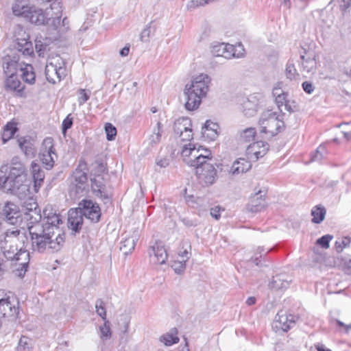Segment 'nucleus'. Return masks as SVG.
Instances as JSON below:
<instances>
[{
  "instance_id": "nucleus-57",
  "label": "nucleus",
  "mask_w": 351,
  "mask_h": 351,
  "mask_svg": "<svg viewBox=\"0 0 351 351\" xmlns=\"http://www.w3.org/2000/svg\"><path fill=\"white\" fill-rule=\"evenodd\" d=\"M180 219L183 224L188 228L194 227L197 225L196 220L191 219L188 217H180Z\"/></svg>"
},
{
  "instance_id": "nucleus-54",
  "label": "nucleus",
  "mask_w": 351,
  "mask_h": 351,
  "mask_svg": "<svg viewBox=\"0 0 351 351\" xmlns=\"http://www.w3.org/2000/svg\"><path fill=\"white\" fill-rule=\"evenodd\" d=\"M47 47V43H43L41 39H38V38L35 40V49L36 51L39 53V56L43 53L46 47Z\"/></svg>"
},
{
  "instance_id": "nucleus-23",
  "label": "nucleus",
  "mask_w": 351,
  "mask_h": 351,
  "mask_svg": "<svg viewBox=\"0 0 351 351\" xmlns=\"http://www.w3.org/2000/svg\"><path fill=\"white\" fill-rule=\"evenodd\" d=\"M31 170L34 181V191L38 192L43 185L45 179V172L40 166L34 161L31 163Z\"/></svg>"
},
{
  "instance_id": "nucleus-6",
  "label": "nucleus",
  "mask_w": 351,
  "mask_h": 351,
  "mask_svg": "<svg viewBox=\"0 0 351 351\" xmlns=\"http://www.w3.org/2000/svg\"><path fill=\"white\" fill-rule=\"evenodd\" d=\"M206 152H208V155L194 156V159L190 162V166L195 167V174L200 183L210 185L216 180L217 170L215 166L207 160L211 155L210 151Z\"/></svg>"
},
{
  "instance_id": "nucleus-47",
  "label": "nucleus",
  "mask_w": 351,
  "mask_h": 351,
  "mask_svg": "<svg viewBox=\"0 0 351 351\" xmlns=\"http://www.w3.org/2000/svg\"><path fill=\"white\" fill-rule=\"evenodd\" d=\"M332 236L330 234H326L318 239L316 243L320 245L322 247L327 249L330 246V241L332 239Z\"/></svg>"
},
{
  "instance_id": "nucleus-52",
  "label": "nucleus",
  "mask_w": 351,
  "mask_h": 351,
  "mask_svg": "<svg viewBox=\"0 0 351 351\" xmlns=\"http://www.w3.org/2000/svg\"><path fill=\"white\" fill-rule=\"evenodd\" d=\"M73 123V117H71V114H69L62 121V131L63 134H65L66 132L72 127Z\"/></svg>"
},
{
  "instance_id": "nucleus-39",
  "label": "nucleus",
  "mask_w": 351,
  "mask_h": 351,
  "mask_svg": "<svg viewBox=\"0 0 351 351\" xmlns=\"http://www.w3.org/2000/svg\"><path fill=\"white\" fill-rule=\"evenodd\" d=\"M32 348V339L27 337L22 336L19 339L16 351H29Z\"/></svg>"
},
{
  "instance_id": "nucleus-40",
  "label": "nucleus",
  "mask_w": 351,
  "mask_h": 351,
  "mask_svg": "<svg viewBox=\"0 0 351 351\" xmlns=\"http://www.w3.org/2000/svg\"><path fill=\"white\" fill-rule=\"evenodd\" d=\"M285 75L290 80H295L299 75L292 61L289 60L285 68Z\"/></svg>"
},
{
  "instance_id": "nucleus-38",
  "label": "nucleus",
  "mask_w": 351,
  "mask_h": 351,
  "mask_svg": "<svg viewBox=\"0 0 351 351\" xmlns=\"http://www.w3.org/2000/svg\"><path fill=\"white\" fill-rule=\"evenodd\" d=\"M300 59L302 60V66L304 71L310 73L314 70L316 64L314 58L308 57L306 58L304 55L301 54Z\"/></svg>"
},
{
  "instance_id": "nucleus-17",
  "label": "nucleus",
  "mask_w": 351,
  "mask_h": 351,
  "mask_svg": "<svg viewBox=\"0 0 351 351\" xmlns=\"http://www.w3.org/2000/svg\"><path fill=\"white\" fill-rule=\"evenodd\" d=\"M191 121L186 117H181L175 121L173 124V132L179 136L183 135V132L189 134L186 138H182V141H191L193 138Z\"/></svg>"
},
{
  "instance_id": "nucleus-3",
  "label": "nucleus",
  "mask_w": 351,
  "mask_h": 351,
  "mask_svg": "<svg viewBox=\"0 0 351 351\" xmlns=\"http://www.w3.org/2000/svg\"><path fill=\"white\" fill-rule=\"evenodd\" d=\"M210 82V77L202 73L194 77L191 84H186L184 95L186 100L184 106L187 110L192 111L199 108L202 99L206 97L208 91Z\"/></svg>"
},
{
  "instance_id": "nucleus-64",
  "label": "nucleus",
  "mask_w": 351,
  "mask_h": 351,
  "mask_svg": "<svg viewBox=\"0 0 351 351\" xmlns=\"http://www.w3.org/2000/svg\"><path fill=\"white\" fill-rule=\"evenodd\" d=\"M130 45H126L123 49H121L119 51V54L122 57H125L128 55L130 51Z\"/></svg>"
},
{
  "instance_id": "nucleus-48",
  "label": "nucleus",
  "mask_w": 351,
  "mask_h": 351,
  "mask_svg": "<svg viewBox=\"0 0 351 351\" xmlns=\"http://www.w3.org/2000/svg\"><path fill=\"white\" fill-rule=\"evenodd\" d=\"M186 260L184 258L182 260H180L178 261H175L173 265H171V267L173 269L175 272L178 274H180L182 273L186 267Z\"/></svg>"
},
{
  "instance_id": "nucleus-9",
  "label": "nucleus",
  "mask_w": 351,
  "mask_h": 351,
  "mask_svg": "<svg viewBox=\"0 0 351 351\" xmlns=\"http://www.w3.org/2000/svg\"><path fill=\"white\" fill-rule=\"evenodd\" d=\"M83 216L86 217L93 223L100 221L101 213L98 204L90 199H82L78 204Z\"/></svg>"
},
{
  "instance_id": "nucleus-55",
  "label": "nucleus",
  "mask_w": 351,
  "mask_h": 351,
  "mask_svg": "<svg viewBox=\"0 0 351 351\" xmlns=\"http://www.w3.org/2000/svg\"><path fill=\"white\" fill-rule=\"evenodd\" d=\"M285 110L289 112H294L299 110V106L295 101H287L285 106Z\"/></svg>"
},
{
  "instance_id": "nucleus-2",
  "label": "nucleus",
  "mask_w": 351,
  "mask_h": 351,
  "mask_svg": "<svg viewBox=\"0 0 351 351\" xmlns=\"http://www.w3.org/2000/svg\"><path fill=\"white\" fill-rule=\"evenodd\" d=\"M32 247L34 251L44 253L58 252L64 243V234L43 226L42 224L29 226Z\"/></svg>"
},
{
  "instance_id": "nucleus-33",
  "label": "nucleus",
  "mask_w": 351,
  "mask_h": 351,
  "mask_svg": "<svg viewBox=\"0 0 351 351\" xmlns=\"http://www.w3.org/2000/svg\"><path fill=\"white\" fill-rule=\"evenodd\" d=\"M177 329L176 328H173L169 332L162 335L160 337V341L167 346L177 343L179 341V338L177 336Z\"/></svg>"
},
{
  "instance_id": "nucleus-5",
  "label": "nucleus",
  "mask_w": 351,
  "mask_h": 351,
  "mask_svg": "<svg viewBox=\"0 0 351 351\" xmlns=\"http://www.w3.org/2000/svg\"><path fill=\"white\" fill-rule=\"evenodd\" d=\"M12 12L14 15L23 16L32 24L49 26L46 10L43 12L35 5H30L27 0H16L12 5Z\"/></svg>"
},
{
  "instance_id": "nucleus-19",
  "label": "nucleus",
  "mask_w": 351,
  "mask_h": 351,
  "mask_svg": "<svg viewBox=\"0 0 351 351\" xmlns=\"http://www.w3.org/2000/svg\"><path fill=\"white\" fill-rule=\"evenodd\" d=\"M266 193L259 190L250 197L249 203L247 204V210L251 213H258L264 210L267 206V203L264 197Z\"/></svg>"
},
{
  "instance_id": "nucleus-61",
  "label": "nucleus",
  "mask_w": 351,
  "mask_h": 351,
  "mask_svg": "<svg viewBox=\"0 0 351 351\" xmlns=\"http://www.w3.org/2000/svg\"><path fill=\"white\" fill-rule=\"evenodd\" d=\"M156 163L160 167H166L169 165V160L167 158H163L160 160H156Z\"/></svg>"
},
{
  "instance_id": "nucleus-30",
  "label": "nucleus",
  "mask_w": 351,
  "mask_h": 351,
  "mask_svg": "<svg viewBox=\"0 0 351 351\" xmlns=\"http://www.w3.org/2000/svg\"><path fill=\"white\" fill-rule=\"evenodd\" d=\"M137 241V235H132L125 238V240L121 243L120 250L125 255L130 254L134 250Z\"/></svg>"
},
{
  "instance_id": "nucleus-12",
  "label": "nucleus",
  "mask_w": 351,
  "mask_h": 351,
  "mask_svg": "<svg viewBox=\"0 0 351 351\" xmlns=\"http://www.w3.org/2000/svg\"><path fill=\"white\" fill-rule=\"evenodd\" d=\"M3 219L8 224L17 225L21 221V214L19 206L12 202H7L1 213Z\"/></svg>"
},
{
  "instance_id": "nucleus-41",
  "label": "nucleus",
  "mask_w": 351,
  "mask_h": 351,
  "mask_svg": "<svg viewBox=\"0 0 351 351\" xmlns=\"http://www.w3.org/2000/svg\"><path fill=\"white\" fill-rule=\"evenodd\" d=\"M256 134V132L255 128H246L245 130H243L242 132L241 133V138L245 142H251L254 141Z\"/></svg>"
},
{
  "instance_id": "nucleus-32",
  "label": "nucleus",
  "mask_w": 351,
  "mask_h": 351,
  "mask_svg": "<svg viewBox=\"0 0 351 351\" xmlns=\"http://www.w3.org/2000/svg\"><path fill=\"white\" fill-rule=\"evenodd\" d=\"M23 215L24 219L29 221L28 227L29 226L42 224V223H40V220L42 219L40 210L34 211L32 210V208H30L29 212H23Z\"/></svg>"
},
{
  "instance_id": "nucleus-10",
  "label": "nucleus",
  "mask_w": 351,
  "mask_h": 351,
  "mask_svg": "<svg viewBox=\"0 0 351 351\" xmlns=\"http://www.w3.org/2000/svg\"><path fill=\"white\" fill-rule=\"evenodd\" d=\"M148 254L150 261L154 264H165L168 257L165 245L160 241H156L154 244L149 247Z\"/></svg>"
},
{
  "instance_id": "nucleus-28",
  "label": "nucleus",
  "mask_w": 351,
  "mask_h": 351,
  "mask_svg": "<svg viewBox=\"0 0 351 351\" xmlns=\"http://www.w3.org/2000/svg\"><path fill=\"white\" fill-rule=\"evenodd\" d=\"M252 165L250 161L244 158H239L232 164L231 172L232 174L243 173L249 171Z\"/></svg>"
},
{
  "instance_id": "nucleus-26",
  "label": "nucleus",
  "mask_w": 351,
  "mask_h": 351,
  "mask_svg": "<svg viewBox=\"0 0 351 351\" xmlns=\"http://www.w3.org/2000/svg\"><path fill=\"white\" fill-rule=\"evenodd\" d=\"M219 129V126L217 123L207 120L202 128V134L204 137L214 141L218 136Z\"/></svg>"
},
{
  "instance_id": "nucleus-43",
  "label": "nucleus",
  "mask_w": 351,
  "mask_h": 351,
  "mask_svg": "<svg viewBox=\"0 0 351 351\" xmlns=\"http://www.w3.org/2000/svg\"><path fill=\"white\" fill-rule=\"evenodd\" d=\"M105 132L108 141H113L117 135V128L110 123L105 125Z\"/></svg>"
},
{
  "instance_id": "nucleus-8",
  "label": "nucleus",
  "mask_w": 351,
  "mask_h": 351,
  "mask_svg": "<svg viewBox=\"0 0 351 351\" xmlns=\"http://www.w3.org/2000/svg\"><path fill=\"white\" fill-rule=\"evenodd\" d=\"M4 247L3 256L7 260L15 261V265L19 266L13 270V272L18 277L23 278L29 265V253L21 248L19 250L17 247L10 246L9 249Z\"/></svg>"
},
{
  "instance_id": "nucleus-63",
  "label": "nucleus",
  "mask_w": 351,
  "mask_h": 351,
  "mask_svg": "<svg viewBox=\"0 0 351 351\" xmlns=\"http://www.w3.org/2000/svg\"><path fill=\"white\" fill-rule=\"evenodd\" d=\"M97 172L99 173L107 172L106 165L102 162H97Z\"/></svg>"
},
{
  "instance_id": "nucleus-31",
  "label": "nucleus",
  "mask_w": 351,
  "mask_h": 351,
  "mask_svg": "<svg viewBox=\"0 0 351 351\" xmlns=\"http://www.w3.org/2000/svg\"><path fill=\"white\" fill-rule=\"evenodd\" d=\"M5 82V87L6 90H14L21 92L23 90V87L21 88V83L18 79L17 75H14L12 73L9 76H7Z\"/></svg>"
},
{
  "instance_id": "nucleus-16",
  "label": "nucleus",
  "mask_w": 351,
  "mask_h": 351,
  "mask_svg": "<svg viewBox=\"0 0 351 351\" xmlns=\"http://www.w3.org/2000/svg\"><path fill=\"white\" fill-rule=\"evenodd\" d=\"M65 69L61 66H58L53 62H48L45 66V73L47 80L53 84L60 82L65 77Z\"/></svg>"
},
{
  "instance_id": "nucleus-29",
  "label": "nucleus",
  "mask_w": 351,
  "mask_h": 351,
  "mask_svg": "<svg viewBox=\"0 0 351 351\" xmlns=\"http://www.w3.org/2000/svg\"><path fill=\"white\" fill-rule=\"evenodd\" d=\"M86 167V163L80 164L73 173L74 184H87V172L84 171L82 167Z\"/></svg>"
},
{
  "instance_id": "nucleus-24",
  "label": "nucleus",
  "mask_w": 351,
  "mask_h": 351,
  "mask_svg": "<svg viewBox=\"0 0 351 351\" xmlns=\"http://www.w3.org/2000/svg\"><path fill=\"white\" fill-rule=\"evenodd\" d=\"M232 51L233 45L223 43L213 45L211 49V52L215 56H222L228 59L235 56Z\"/></svg>"
},
{
  "instance_id": "nucleus-15",
  "label": "nucleus",
  "mask_w": 351,
  "mask_h": 351,
  "mask_svg": "<svg viewBox=\"0 0 351 351\" xmlns=\"http://www.w3.org/2000/svg\"><path fill=\"white\" fill-rule=\"evenodd\" d=\"M62 3L60 0H54L50 5L49 8L46 9V14L49 16V27L57 29L60 23L62 17Z\"/></svg>"
},
{
  "instance_id": "nucleus-42",
  "label": "nucleus",
  "mask_w": 351,
  "mask_h": 351,
  "mask_svg": "<svg viewBox=\"0 0 351 351\" xmlns=\"http://www.w3.org/2000/svg\"><path fill=\"white\" fill-rule=\"evenodd\" d=\"M327 154L326 147L324 145H319L315 153L311 156V161L319 162L321 161Z\"/></svg>"
},
{
  "instance_id": "nucleus-37",
  "label": "nucleus",
  "mask_w": 351,
  "mask_h": 351,
  "mask_svg": "<svg viewBox=\"0 0 351 351\" xmlns=\"http://www.w3.org/2000/svg\"><path fill=\"white\" fill-rule=\"evenodd\" d=\"M21 71H22V77L25 82L30 84L34 83L36 75L31 65H27L24 69H21Z\"/></svg>"
},
{
  "instance_id": "nucleus-18",
  "label": "nucleus",
  "mask_w": 351,
  "mask_h": 351,
  "mask_svg": "<svg viewBox=\"0 0 351 351\" xmlns=\"http://www.w3.org/2000/svg\"><path fill=\"white\" fill-rule=\"evenodd\" d=\"M84 216L80 207L71 208L68 213V228L74 233L79 232L82 227Z\"/></svg>"
},
{
  "instance_id": "nucleus-44",
  "label": "nucleus",
  "mask_w": 351,
  "mask_h": 351,
  "mask_svg": "<svg viewBox=\"0 0 351 351\" xmlns=\"http://www.w3.org/2000/svg\"><path fill=\"white\" fill-rule=\"evenodd\" d=\"M97 313L104 319H106V311L104 302L101 299H98L95 302Z\"/></svg>"
},
{
  "instance_id": "nucleus-36",
  "label": "nucleus",
  "mask_w": 351,
  "mask_h": 351,
  "mask_svg": "<svg viewBox=\"0 0 351 351\" xmlns=\"http://www.w3.org/2000/svg\"><path fill=\"white\" fill-rule=\"evenodd\" d=\"M199 149H197L196 150L195 145H191V144L185 145L182 150L181 155L183 157L184 160L190 165V162L192 159H190L189 160H187L186 158L189 156H193L194 158V156H198L197 154L199 152Z\"/></svg>"
},
{
  "instance_id": "nucleus-60",
  "label": "nucleus",
  "mask_w": 351,
  "mask_h": 351,
  "mask_svg": "<svg viewBox=\"0 0 351 351\" xmlns=\"http://www.w3.org/2000/svg\"><path fill=\"white\" fill-rule=\"evenodd\" d=\"M21 231L19 230H12L11 232H6V237L10 239V242H12V239H15L17 237L20 236Z\"/></svg>"
},
{
  "instance_id": "nucleus-62",
  "label": "nucleus",
  "mask_w": 351,
  "mask_h": 351,
  "mask_svg": "<svg viewBox=\"0 0 351 351\" xmlns=\"http://www.w3.org/2000/svg\"><path fill=\"white\" fill-rule=\"evenodd\" d=\"M220 208L219 207H215L212 208L210 209V215L214 217L215 219H219L221 217L219 214Z\"/></svg>"
},
{
  "instance_id": "nucleus-51",
  "label": "nucleus",
  "mask_w": 351,
  "mask_h": 351,
  "mask_svg": "<svg viewBox=\"0 0 351 351\" xmlns=\"http://www.w3.org/2000/svg\"><path fill=\"white\" fill-rule=\"evenodd\" d=\"M287 93L282 92L281 94H278V95L276 97L275 101L278 107V108L282 111L280 109V107L283 105L285 106L286 103L287 102Z\"/></svg>"
},
{
  "instance_id": "nucleus-49",
  "label": "nucleus",
  "mask_w": 351,
  "mask_h": 351,
  "mask_svg": "<svg viewBox=\"0 0 351 351\" xmlns=\"http://www.w3.org/2000/svg\"><path fill=\"white\" fill-rule=\"evenodd\" d=\"M103 326H100L101 337L109 339L111 337V331L110 328V323L106 319Z\"/></svg>"
},
{
  "instance_id": "nucleus-21",
  "label": "nucleus",
  "mask_w": 351,
  "mask_h": 351,
  "mask_svg": "<svg viewBox=\"0 0 351 351\" xmlns=\"http://www.w3.org/2000/svg\"><path fill=\"white\" fill-rule=\"evenodd\" d=\"M295 324V319L293 315H287L281 311L276 315L274 328L283 332H287Z\"/></svg>"
},
{
  "instance_id": "nucleus-11",
  "label": "nucleus",
  "mask_w": 351,
  "mask_h": 351,
  "mask_svg": "<svg viewBox=\"0 0 351 351\" xmlns=\"http://www.w3.org/2000/svg\"><path fill=\"white\" fill-rule=\"evenodd\" d=\"M52 141L53 140L51 138H46L44 141L45 147L42 149V152L40 154V158L42 163L45 169L48 170L51 169L53 167L55 158H57V155L55 152V148L52 145Z\"/></svg>"
},
{
  "instance_id": "nucleus-34",
  "label": "nucleus",
  "mask_w": 351,
  "mask_h": 351,
  "mask_svg": "<svg viewBox=\"0 0 351 351\" xmlns=\"http://www.w3.org/2000/svg\"><path fill=\"white\" fill-rule=\"evenodd\" d=\"M18 128L16 123L12 121L8 122L3 128L2 133V140L4 143H6L11 139L14 134L17 132Z\"/></svg>"
},
{
  "instance_id": "nucleus-22",
  "label": "nucleus",
  "mask_w": 351,
  "mask_h": 351,
  "mask_svg": "<svg viewBox=\"0 0 351 351\" xmlns=\"http://www.w3.org/2000/svg\"><path fill=\"white\" fill-rule=\"evenodd\" d=\"M162 123L158 121L156 126L153 129L152 134L144 141L143 145L145 147V154L149 153L153 147L160 143L162 136Z\"/></svg>"
},
{
  "instance_id": "nucleus-58",
  "label": "nucleus",
  "mask_w": 351,
  "mask_h": 351,
  "mask_svg": "<svg viewBox=\"0 0 351 351\" xmlns=\"http://www.w3.org/2000/svg\"><path fill=\"white\" fill-rule=\"evenodd\" d=\"M335 321L337 325L341 328V331L348 333L349 330H351V324H346L339 319H335Z\"/></svg>"
},
{
  "instance_id": "nucleus-45",
  "label": "nucleus",
  "mask_w": 351,
  "mask_h": 351,
  "mask_svg": "<svg viewBox=\"0 0 351 351\" xmlns=\"http://www.w3.org/2000/svg\"><path fill=\"white\" fill-rule=\"evenodd\" d=\"M351 239L350 237H345L341 241H337L335 242V249L338 253L343 251L344 247H346L350 245Z\"/></svg>"
},
{
  "instance_id": "nucleus-20",
  "label": "nucleus",
  "mask_w": 351,
  "mask_h": 351,
  "mask_svg": "<svg viewBox=\"0 0 351 351\" xmlns=\"http://www.w3.org/2000/svg\"><path fill=\"white\" fill-rule=\"evenodd\" d=\"M269 149V145L264 141H257L247 148V154L251 160H257L263 157Z\"/></svg>"
},
{
  "instance_id": "nucleus-56",
  "label": "nucleus",
  "mask_w": 351,
  "mask_h": 351,
  "mask_svg": "<svg viewBox=\"0 0 351 351\" xmlns=\"http://www.w3.org/2000/svg\"><path fill=\"white\" fill-rule=\"evenodd\" d=\"M79 92L80 96L78 97V103L80 106H82L88 100L90 94L87 93L84 89H80Z\"/></svg>"
},
{
  "instance_id": "nucleus-35",
  "label": "nucleus",
  "mask_w": 351,
  "mask_h": 351,
  "mask_svg": "<svg viewBox=\"0 0 351 351\" xmlns=\"http://www.w3.org/2000/svg\"><path fill=\"white\" fill-rule=\"evenodd\" d=\"M326 213V208L323 206H315L311 210V215L313 216L312 222L314 223H320L324 221Z\"/></svg>"
},
{
  "instance_id": "nucleus-59",
  "label": "nucleus",
  "mask_w": 351,
  "mask_h": 351,
  "mask_svg": "<svg viewBox=\"0 0 351 351\" xmlns=\"http://www.w3.org/2000/svg\"><path fill=\"white\" fill-rule=\"evenodd\" d=\"M302 86L303 90L308 94L312 93L315 88L313 84L308 81L304 82Z\"/></svg>"
},
{
  "instance_id": "nucleus-13",
  "label": "nucleus",
  "mask_w": 351,
  "mask_h": 351,
  "mask_svg": "<svg viewBox=\"0 0 351 351\" xmlns=\"http://www.w3.org/2000/svg\"><path fill=\"white\" fill-rule=\"evenodd\" d=\"M43 220L42 225L46 228L60 232L58 225L62 222L60 217L51 205H47L43 210Z\"/></svg>"
},
{
  "instance_id": "nucleus-25",
  "label": "nucleus",
  "mask_w": 351,
  "mask_h": 351,
  "mask_svg": "<svg viewBox=\"0 0 351 351\" xmlns=\"http://www.w3.org/2000/svg\"><path fill=\"white\" fill-rule=\"evenodd\" d=\"M241 107L245 116L252 117L257 111L258 100L253 96L243 98V102L241 103Z\"/></svg>"
},
{
  "instance_id": "nucleus-27",
  "label": "nucleus",
  "mask_w": 351,
  "mask_h": 351,
  "mask_svg": "<svg viewBox=\"0 0 351 351\" xmlns=\"http://www.w3.org/2000/svg\"><path fill=\"white\" fill-rule=\"evenodd\" d=\"M291 280L285 274H277L273 276L272 280L269 283V287L271 289H286L289 287Z\"/></svg>"
},
{
  "instance_id": "nucleus-4",
  "label": "nucleus",
  "mask_w": 351,
  "mask_h": 351,
  "mask_svg": "<svg viewBox=\"0 0 351 351\" xmlns=\"http://www.w3.org/2000/svg\"><path fill=\"white\" fill-rule=\"evenodd\" d=\"M14 47L17 53H8L3 58V68L7 76H9L12 73H13L14 75H16V67L19 60V53H21L25 56H31L34 54L32 43L29 41V36L26 34L25 32H23V36H16Z\"/></svg>"
},
{
  "instance_id": "nucleus-7",
  "label": "nucleus",
  "mask_w": 351,
  "mask_h": 351,
  "mask_svg": "<svg viewBox=\"0 0 351 351\" xmlns=\"http://www.w3.org/2000/svg\"><path fill=\"white\" fill-rule=\"evenodd\" d=\"M260 133L271 138L285 129V123L276 112L271 110L264 111L259 119Z\"/></svg>"
},
{
  "instance_id": "nucleus-14",
  "label": "nucleus",
  "mask_w": 351,
  "mask_h": 351,
  "mask_svg": "<svg viewBox=\"0 0 351 351\" xmlns=\"http://www.w3.org/2000/svg\"><path fill=\"white\" fill-rule=\"evenodd\" d=\"M91 189L93 193L103 200H109L110 195L106 189V181L103 176L100 174L95 175L94 178H90Z\"/></svg>"
},
{
  "instance_id": "nucleus-53",
  "label": "nucleus",
  "mask_w": 351,
  "mask_h": 351,
  "mask_svg": "<svg viewBox=\"0 0 351 351\" xmlns=\"http://www.w3.org/2000/svg\"><path fill=\"white\" fill-rule=\"evenodd\" d=\"M207 4L206 0H191L188 2L186 8L188 10H194L199 6H204Z\"/></svg>"
},
{
  "instance_id": "nucleus-50",
  "label": "nucleus",
  "mask_w": 351,
  "mask_h": 351,
  "mask_svg": "<svg viewBox=\"0 0 351 351\" xmlns=\"http://www.w3.org/2000/svg\"><path fill=\"white\" fill-rule=\"evenodd\" d=\"M75 188L71 191V192L74 191L75 195L77 197L83 196L87 191V184H74Z\"/></svg>"
},
{
  "instance_id": "nucleus-1",
  "label": "nucleus",
  "mask_w": 351,
  "mask_h": 351,
  "mask_svg": "<svg viewBox=\"0 0 351 351\" xmlns=\"http://www.w3.org/2000/svg\"><path fill=\"white\" fill-rule=\"evenodd\" d=\"M30 184L25 164L19 157H13L8 174L0 175V188L7 194L25 199L30 193Z\"/></svg>"
},
{
  "instance_id": "nucleus-46",
  "label": "nucleus",
  "mask_w": 351,
  "mask_h": 351,
  "mask_svg": "<svg viewBox=\"0 0 351 351\" xmlns=\"http://www.w3.org/2000/svg\"><path fill=\"white\" fill-rule=\"evenodd\" d=\"M30 208H32V210L34 211L40 210L38 208L37 202L32 198L24 202L23 206V212H29Z\"/></svg>"
}]
</instances>
